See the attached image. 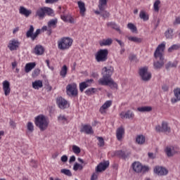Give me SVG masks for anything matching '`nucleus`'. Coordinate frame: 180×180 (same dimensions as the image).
Masks as SVG:
<instances>
[{
	"label": "nucleus",
	"instance_id": "obj_15",
	"mask_svg": "<svg viewBox=\"0 0 180 180\" xmlns=\"http://www.w3.org/2000/svg\"><path fill=\"white\" fill-rule=\"evenodd\" d=\"M3 90L6 96H9L11 94V83L8 81L5 80L3 82Z\"/></svg>",
	"mask_w": 180,
	"mask_h": 180
},
{
	"label": "nucleus",
	"instance_id": "obj_30",
	"mask_svg": "<svg viewBox=\"0 0 180 180\" xmlns=\"http://www.w3.org/2000/svg\"><path fill=\"white\" fill-rule=\"evenodd\" d=\"M107 26L111 27L112 29H114V30H116L119 33H122V31L120 30V27L117 26V24L115 22H110L107 23Z\"/></svg>",
	"mask_w": 180,
	"mask_h": 180
},
{
	"label": "nucleus",
	"instance_id": "obj_9",
	"mask_svg": "<svg viewBox=\"0 0 180 180\" xmlns=\"http://www.w3.org/2000/svg\"><path fill=\"white\" fill-rule=\"evenodd\" d=\"M157 133H171V127L168 125V122L163 121L162 125H157L155 127Z\"/></svg>",
	"mask_w": 180,
	"mask_h": 180
},
{
	"label": "nucleus",
	"instance_id": "obj_44",
	"mask_svg": "<svg viewBox=\"0 0 180 180\" xmlns=\"http://www.w3.org/2000/svg\"><path fill=\"white\" fill-rule=\"evenodd\" d=\"M61 174H64L67 176H72V173L71 172L70 169H62L60 170Z\"/></svg>",
	"mask_w": 180,
	"mask_h": 180
},
{
	"label": "nucleus",
	"instance_id": "obj_35",
	"mask_svg": "<svg viewBox=\"0 0 180 180\" xmlns=\"http://www.w3.org/2000/svg\"><path fill=\"white\" fill-rule=\"evenodd\" d=\"M45 9V15H47L48 16H56V14H54V10H53L50 7H44Z\"/></svg>",
	"mask_w": 180,
	"mask_h": 180
},
{
	"label": "nucleus",
	"instance_id": "obj_28",
	"mask_svg": "<svg viewBox=\"0 0 180 180\" xmlns=\"http://www.w3.org/2000/svg\"><path fill=\"white\" fill-rule=\"evenodd\" d=\"M58 20L57 18L51 19L48 22V27L51 29H56L57 27Z\"/></svg>",
	"mask_w": 180,
	"mask_h": 180
},
{
	"label": "nucleus",
	"instance_id": "obj_22",
	"mask_svg": "<svg viewBox=\"0 0 180 180\" xmlns=\"http://www.w3.org/2000/svg\"><path fill=\"white\" fill-rule=\"evenodd\" d=\"M174 94L175 98H172V103H176V102L180 101V88L175 89L174 90Z\"/></svg>",
	"mask_w": 180,
	"mask_h": 180
},
{
	"label": "nucleus",
	"instance_id": "obj_29",
	"mask_svg": "<svg viewBox=\"0 0 180 180\" xmlns=\"http://www.w3.org/2000/svg\"><path fill=\"white\" fill-rule=\"evenodd\" d=\"M136 143L140 146H142L144 144V143H146V136L141 134L138 135L136 138Z\"/></svg>",
	"mask_w": 180,
	"mask_h": 180
},
{
	"label": "nucleus",
	"instance_id": "obj_25",
	"mask_svg": "<svg viewBox=\"0 0 180 180\" xmlns=\"http://www.w3.org/2000/svg\"><path fill=\"white\" fill-rule=\"evenodd\" d=\"M36 16H38L39 19H44L46 16L44 7L39 8L36 12Z\"/></svg>",
	"mask_w": 180,
	"mask_h": 180
},
{
	"label": "nucleus",
	"instance_id": "obj_8",
	"mask_svg": "<svg viewBox=\"0 0 180 180\" xmlns=\"http://www.w3.org/2000/svg\"><path fill=\"white\" fill-rule=\"evenodd\" d=\"M139 74L141 77V79L147 82L151 79V72H148V67H143L139 69Z\"/></svg>",
	"mask_w": 180,
	"mask_h": 180
},
{
	"label": "nucleus",
	"instance_id": "obj_12",
	"mask_svg": "<svg viewBox=\"0 0 180 180\" xmlns=\"http://www.w3.org/2000/svg\"><path fill=\"white\" fill-rule=\"evenodd\" d=\"M19 46H20V42L18 39H13L9 41L8 48L11 51H15V50H18Z\"/></svg>",
	"mask_w": 180,
	"mask_h": 180
},
{
	"label": "nucleus",
	"instance_id": "obj_42",
	"mask_svg": "<svg viewBox=\"0 0 180 180\" xmlns=\"http://www.w3.org/2000/svg\"><path fill=\"white\" fill-rule=\"evenodd\" d=\"M96 91L97 89L95 88H90L85 91V94L89 96L91 95H94V94H96Z\"/></svg>",
	"mask_w": 180,
	"mask_h": 180
},
{
	"label": "nucleus",
	"instance_id": "obj_21",
	"mask_svg": "<svg viewBox=\"0 0 180 180\" xmlns=\"http://www.w3.org/2000/svg\"><path fill=\"white\" fill-rule=\"evenodd\" d=\"M112 106V101H107L100 108V112L103 114L106 113V109Z\"/></svg>",
	"mask_w": 180,
	"mask_h": 180
},
{
	"label": "nucleus",
	"instance_id": "obj_53",
	"mask_svg": "<svg viewBox=\"0 0 180 180\" xmlns=\"http://www.w3.org/2000/svg\"><path fill=\"white\" fill-rule=\"evenodd\" d=\"M129 58L130 61H135V63H137V56H136V55L131 54Z\"/></svg>",
	"mask_w": 180,
	"mask_h": 180
},
{
	"label": "nucleus",
	"instance_id": "obj_3",
	"mask_svg": "<svg viewBox=\"0 0 180 180\" xmlns=\"http://www.w3.org/2000/svg\"><path fill=\"white\" fill-rule=\"evenodd\" d=\"M34 123L41 131H44V130H47L50 121L45 115H39L35 117Z\"/></svg>",
	"mask_w": 180,
	"mask_h": 180
},
{
	"label": "nucleus",
	"instance_id": "obj_2",
	"mask_svg": "<svg viewBox=\"0 0 180 180\" xmlns=\"http://www.w3.org/2000/svg\"><path fill=\"white\" fill-rule=\"evenodd\" d=\"M164 50H165V42L159 44L154 53V57L156 60L153 63L155 70H160V68L164 67V64H165L164 61Z\"/></svg>",
	"mask_w": 180,
	"mask_h": 180
},
{
	"label": "nucleus",
	"instance_id": "obj_41",
	"mask_svg": "<svg viewBox=\"0 0 180 180\" xmlns=\"http://www.w3.org/2000/svg\"><path fill=\"white\" fill-rule=\"evenodd\" d=\"M128 40L130 41H134V43H141V41H143L141 38H139L137 37H129Z\"/></svg>",
	"mask_w": 180,
	"mask_h": 180
},
{
	"label": "nucleus",
	"instance_id": "obj_59",
	"mask_svg": "<svg viewBox=\"0 0 180 180\" xmlns=\"http://www.w3.org/2000/svg\"><path fill=\"white\" fill-rule=\"evenodd\" d=\"M46 4H56L58 0H45Z\"/></svg>",
	"mask_w": 180,
	"mask_h": 180
},
{
	"label": "nucleus",
	"instance_id": "obj_24",
	"mask_svg": "<svg viewBox=\"0 0 180 180\" xmlns=\"http://www.w3.org/2000/svg\"><path fill=\"white\" fill-rule=\"evenodd\" d=\"M34 53L37 56H42L44 53V48L41 45H37L34 48Z\"/></svg>",
	"mask_w": 180,
	"mask_h": 180
},
{
	"label": "nucleus",
	"instance_id": "obj_55",
	"mask_svg": "<svg viewBox=\"0 0 180 180\" xmlns=\"http://www.w3.org/2000/svg\"><path fill=\"white\" fill-rule=\"evenodd\" d=\"M104 19H106V18H109L110 16V14L108 11H104L103 13L101 14Z\"/></svg>",
	"mask_w": 180,
	"mask_h": 180
},
{
	"label": "nucleus",
	"instance_id": "obj_5",
	"mask_svg": "<svg viewBox=\"0 0 180 180\" xmlns=\"http://www.w3.org/2000/svg\"><path fill=\"white\" fill-rule=\"evenodd\" d=\"M72 41L70 37H63L58 41V47L59 50H68L72 46Z\"/></svg>",
	"mask_w": 180,
	"mask_h": 180
},
{
	"label": "nucleus",
	"instance_id": "obj_50",
	"mask_svg": "<svg viewBox=\"0 0 180 180\" xmlns=\"http://www.w3.org/2000/svg\"><path fill=\"white\" fill-rule=\"evenodd\" d=\"M27 129L30 133H33V131H34V126H33V123L29 122L27 125Z\"/></svg>",
	"mask_w": 180,
	"mask_h": 180
},
{
	"label": "nucleus",
	"instance_id": "obj_46",
	"mask_svg": "<svg viewBox=\"0 0 180 180\" xmlns=\"http://www.w3.org/2000/svg\"><path fill=\"white\" fill-rule=\"evenodd\" d=\"M73 169L74 171H78V169L82 171V169H84V166L76 162L73 166Z\"/></svg>",
	"mask_w": 180,
	"mask_h": 180
},
{
	"label": "nucleus",
	"instance_id": "obj_60",
	"mask_svg": "<svg viewBox=\"0 0 180 180\" xmlns=\"http://www.w3.org/2000/svg\"><path fill=\"white\" fill-rule=\"evenodd\" d=\"M148 158H151L152 160H154V158H155V155L153 153H148Z\"/></svg>",
	"mask_w": 180,
	"mask_h": 180
},
{
	"label": "nucleus",
	"instance_id": "obj_17",
	"mask_svg": "<svg viewBox=\"0 0 180 180\" xmlns=\"http://www.w3.org/2000/svg\"><path fill=\"white\" fill-rule=\"evenodd\" d=\"M81 133H86V134H94L92 127L89 124L83 125L80 129Z\"/></svg>",
	"mask_w": 180,
	"mask_h": 180
},
{
	"label": "nucleus",
	"instance_id": "obj_62",
	"mask_svg": "<svg viewBox=\"0 0 180 180\" xmlns=\"http://www.w3.org/2000/svg\"><path fill=\"white\" fill-rule=\"evenodd\" d=\"M174 25H180V17L176 18L175 21L174 22Z\"/></svg>",
	"mask_w": 180,
	"mask_h": 180
},
{
	"label": "nucleus",
	"instance_id": "obj_14",
	"mask_svg": "<svg viewBox=\"0 0 180 180\" xmlns=\"http://www.w3.org/2000/svg\"><path fill=\"white\" fill-rule=\"evenodd\" d=\"M94 82V79H87L85 82H83L79 84V91L80 92H84V89H86L88 86H91V84Z\"/></svg>",
	"mask_w": 180,
	"mask_h": 180
},
{
	"label": "nucleus",
	"instance_id": "obj_11",
	"mask_svg": "<svg viewBox=\"0 0 180 180\" xmlns=\"http://www.w3.org/2000/svg\"><path fill=\"white\" fill-rule=\"evenodd\" d=\"M56 104L60 109H67V108H70V103L63 97H58L56 98Z\"/></svg>",
	"mask_w": 180,
	"mask_h": 180
},
{
	"label": "nucleus",
	"instance_id": "obj_16",
	"mask_svg": "<svg viewBox=\"0 0 180 180\" xmlns=\"http://www.w3.org/2000/svg\"><path fill=\"white\" fill-rule=\"evenodd\" d=\"M120 117L122 119H134V112L129 110L127 112H122Z\"/></svg>",
	"mask_w": 180,
	"mask_h": 180
},
{
	"label": "nucleus",
	"instance_id": "obj_27",
	"mask_svg": "<svg viewBox=\"0 0 180 180\" xmlns=\"http://www.w3.org/2000/svg\"><path fill=\"white\" fill-rule=\"evenodd\" d=\"M106 5H108V0H99L98 9L101 12H103L106 9Z\"/></svg>",
	"mask_w": 180,
	"mask_h": 180
},
{
	"label": "nucleus",
	"instance_id": "obj_38",
	"mask_svg": "<svg viewBox=\"0 0 180 180\" xmlns=\"http://www.w3.org/2000/svg\"><path fill=\"white\" fill-rule=\"evenodd\" d=\"M174 30L172 29L167 30L165 33V37L167 39H172V37L174 36Z\"/></svg>",
	"mask_w": 180,
	"mask_h": 180
},
{
	"label": "nucleus",
	"instance_id": "obj_1",
	"mask_svg": "<svg viewBox=\"0 0 180 180\" xmlns=\"http://www.w3.org/2000/svg\"><path fill=\"white\" fill-rule=\"evenodd\" d=\"M114 71L115 69L112 66L104 67L101 72L103 77L98 79L99 85H109L110 88H115V89H117V84L112 79V75H113Z\"/></svg>",
	"mask_w": 180,
	"mask_h": 180
},
{
	"label": "nucleus",
	"instance_id": "obj_57",
	"mask_svg": "<svg viewBox=\"0 0 180 180\" xmlns=\"http://www.w3.org/2000/svg\"><path fill=\"white\" fill-rule=\"evenodd\" d=\"M62 162H67L68 161V157L65 155H63L60 158Z\"/></svg>",
	"mask_w": 180,
	"mask_h": 180
},
{
	"label": "nucleus",
	"instance_id": "obj_36",
	"mask_svg": "<svg viewBox=\"0 0 180 180\" xmlns=\"http://www.w3.org/2000/svg\"><path fill=\"white\" fill-rule=\"evenodd\" d=\"M68 71V68H67V65H64L62 67L61 70L60 72V77H62V78H65V77L67 76Z\"/></svg>",
	"mask_w": 180,
	"mask_h": 180
},
{
	"label": "nucleus",
	"instance_id": "obj_45",
	"mask_svg": "<svg viewBox=\"0 0 180 180\" xmlns=\"http://www.w3.org/2000/svg\"><path fill=\"white\" fill-rule=\"evenodd\" d=\"M127 27L131 30L132 33H136V32H137V27L131 22L128 23Z\"/></svg>",
	"mask_w": 180,
	"mask_h": 180
},
{
	"label": "nucleus",
	"instance_id": "obj_49",
	"mask_svg": "<svg viewBox=\"0 0 180 180\" xmlns=\"http://www.w3.org/2000/svg\"><path fill=\"white\" fill-rule=\"evenodd\" d=\"M165 153H166L167 157H173L174 156V153H172V148H171L170 147H167L165 148Z\"/></svg>",
	"mask_w": 180,
	"mask_h": 180
},
{
	"label": "nucleus",
	"instance_id": "obj_47",
	"mask_svg": "<svg viewBox=\"0 0 180 180\" xmlns=\"http://www.w3.org/2000/svg\"><path fill=\"white\" fill-rule=\"evenodd\" d=\"M97 140H98V146L99 147H103L105 146V140H103L102 136H97Z\"/></svg>",
	"mask_w": 180,
	"mask_h": 180
},
{
	"label": "nucleus",
	"instance_id": "obj_10",
	"mask_svg": "<svg viewBox=\"0 0 180 180\" xmlns=\"http://www.w3.org/2000/svg\"><path fill=\"white\" fill-rule=\"evenodd\" d=\"M66 92L68 96H77L78 95V90L77 89V84H70L66 86Z\"/></svg>",
	"mask_w": 180,
	"mask_h": 180
},
{
	"label": "nucleus",
	"instance_id": "obj_43",
	"mask_svg": "<svg viewBox=\"0 0 180 180\" xmlns=\"http://www.w3.org/2000/svg\"><path fill=\"white\" fill-rule=\"evenodd\" d=\"M161 5V1L156 0L153 4V8L155 12H159L160 11V7L158 6Z\"/></svg>",
	"mask_w": 180,
	"mask_h": 180
},
{
	"label": "nucleus",
	"instance_id": "obj_33",
	"mask_svg": "<svg viewBox=\"0 0 180 180\" xmlns=\"http://www.w3.org/2000/svg\"><path fill=\"white\" fill-rule=\"evenodd\" d=\"M32 87L34 89H39V88H43V82L41 80H36L32 82Z\"/></svg>",
	"mask_w": 180,
	"mask_h": 180
},
{
	"label": "nucleus",
	"instance_id": "obj_7",
	"mask_svg": "<svg viewBox=\"0 0 180 180\" xmlns=\"http://www.w3.org/2000/svg\"><path fill=\"white\" fill-rule=\"evenodd\" d=\"M108 54H109L108 49H100L96 54L97 63H105L108 60Z\"/></svg>",
	"mask_w": 180,
	"mask_h": 180
},
{
	"label": "nucleus",
	"instance_id": "obj_6",
	"mask_svg": "<svg viewBox=\"0 0 180 180\" xmlns=\"http://www.w3.org/2000/svg\"><path fill=\"white\" fill-rule=\"evenodd\" d=\"M131 168L134 172H136V174H140L141 172L144 174L150 171L148 166H143L140 162H134L131 165Z\"/></svg>",
	"mask_w": 180,
	"mask_h": 180
},
{
	"label": "nucleus",
	"instance_id": "obj_34",
	"mask_svg": "<svg viewBox=\"0 0 180 180\" xmlns=\"http://www.w3.org/2000/svg\"><path fill=\"white\" fill-rule=\"evenodd\" d=\"M178 65V62L176 61H174V62H168L166 65H165V68L166 70H169V68H176Z\"/></svg>",
	"mask_w": 180,
	"mask_h": 180
},
{
	"label": "nucleus",
	"instance_id": "obj_4",
	"mask_svg": "<svg viewBox=\"0 0 180 180\" xmlns=\"http://www.w3.org/2000/svg\"><path fill=\"white\" fill-rule=\"evenodd\" d=\"M109 167V161H104L100 162L96 167V172L93 173L91 177V180H98V174L106 171V169Z\"/></svg>",
	"mask_w": 180,
	"mask_h": 180
},
{
	"label": "nucleus",
	"instance_id": "obj_26",
	"mask_svg": "<svg viewBox=\"0 0 180 180\" xmlns=\"http://www.w3.org/2000/svg\"><path fill=\"white\" fill-rule=\"evenodd\" d=\"M130 154H131L130 152H124L123 150L117 151V155H119L123 160H126L127 158H129V157H130Z\"/></svg>",
	"mask_w": 180,
	"mask_h": 180
},
{
	"label": "nucleus",
	"instance_id": "obj_64",
	"mask_svg": "<svg viewBox=\"0 0 180 180\" xmlns=\"http://www.w3.org/2000/svg\"><path fill=\"white\" fill-rule=\"evenodd\" d=\"M162 89L165 92H167V91H168V89H169V87H168V86H167V85H163V86H162Z\"/></svg>",
	"mask_w": 180,
	"mask_h": 180
},
{
	"label": "nucleus",
	"instance_id": "obj_32",
	"mask_svg": "<svg viewBox=\"0 0 180 180\" xmlns=\"http://www.w3.org/2000/svg\"><path fill=\"white\" fill-rule=\"evenodd\" d=\"M36 67V63H29L25 65V72H30Z\"/></svg>",
	"mask_w": 180,
	"mask_h": 180
},
{
	"label": "nucleus",
	"instance_id": "obj_40",
	"mask_svg": "<svg viewBox=\"0 0 180 180\" xmlns=\"http://www.w3.org/2000/svg\"><path fill=\"white\" fill-rule=\"evenodd\" d=\"M33 32H34V27H33V25H30L29 30L26 33L27 37H30L32 39V37H33Z\"/></svg>",
	"mask_w": 180,
	"mask_h": 180
},
{
	"label": "nucleus",
	"instance_id": "obj_54",
	"mask_svg": "<svg viewBox=\"0 0 180 180\" xmlns=\"http://www.w3.org/2000/svg\"><path fill=\"white\" fill-rule=\"evenodd\" d=\"M40 74V70L39 69H35L33 72H32V77H37Z\"/></svg>",
	"mask_w": 180,
	"mask_h": 180
},
{
	"label": "nucleus",
	"instance_id": "obj_13",
	"mask_svg": "<svg viewBox=\"0 0 180 180\" xmlns=\"http://www.w3.org/2000/svg\"><path fill=\"white\" fill-rule=\"evenodd\" d=\"M154 172L157 175L162 176L164 175H167L168 174V170L165 167L156 166L154 169Z\"/></svg>",
	"mask_w": 180,
	"mask_h": 180
},
{
	"label": "nucleus",
	"instance_id": "obj_52",
	"mask_svg": "<svg viewBox=\"0 0 180 180\" xmlns=\"http://www.w3.org/2000/svg\"><path fill=\"white\" fill-rule=\"evenodd\" d=\"M40 32H41L40 29H37L36 30V32L32 34V37L31 38L32 41H34L36 39V37L39 36V34H40Z\"/></svg>",
	"mask_w": 180,
	"mask_h": 180
},
{
	"label": "nucleus",
	"instance_id": "obj_18",
	"mask_svg": "<svg viewBox=\"0 0 180 180\" xmlns=\"http://www.w3.org/2000/svg\"><path fill=\"white\" fill-rule=\"evenodd\" d=\"M78 8L79 9L80 15L85 16L86 12V8H85V3L82 1H77Z\"/></svg>",
	"mask_w": 180,
	"mask_h": 180
},
{
	"label": "nucleus",
	"instance_id": "obj_39",
	"mask_svg": "<svg viewBox=\"0 0 180 180\" xmlns=\"http://www.w3.org/2000/svg\"><path fill=\"white\" fill-rule=\"evenodd\" d=\"M140 19H143L144 22L148 20V15H147L144 11H141L139 13Z\"/></svg>",
	"mask_w": 180,
	"mask_h": 180
},
{
	"label": "nucleus",
	"instance_id": "obj_63",
	"mask_svg": "<svg viewBox=\"0 0 180 180\" xmlns=\"http://www.w3.org/2000/svg\"><path fill=\"white\" fill-rule=\"evenodd\" d=\"M75 161V157L74 155L71 156L69 160L70 164L74 162Z\"/></svg>",
	"mask_w": 180,
	"mask_h": 180
},
{
	"label": "nucleus",
	"instance_id": "obj_37",
	"mask_svg": "<svg viewBox=\"0 0 180 180\" xmlns=\"http://www.w3.org/2000/svg\"><path fill=\"white\" fill-rule=\"evenodd\" d=\"M137 110L141 112H151V110H153V108H151V106H143L138 108Z\"/></svg>",
	"mask_w": 180,
	"mask_h": 180
},
{
	"label": "nucleus",
	"instance_id": "obj_48",
	"mask_svg": "<svg viewBox=\"0 0 180 180\" xmlns=\"http://www.w3.org/2000/svg\"><path fill=\"white\" fill-rule=\"evenodd\" d=\"M72 150L75 154H79L81 153V148L76 145H73Z\"/></svg>",
	"mask_w": 180,
	"mask_h": 180
},
{
	"label": "nucleus",
	"instance_id": "obj_51",
	"mask_svg": "<svg viewBox=\"0 0 180 180\" xmlns=\"http://www.w3.org/2000/svg\"><path fill=\"white\" fill-rule=\"evenodd\" d=\"M178 49H179V45L174 44L168 49V51H169V53H172V51H174L175 50H178Z\"/></svg>",
	"mask_w": 180,
	"mask_h": 180
},
{
	"label": "nucleus",
	"instance_id": "obj_23",
	"mask_svg": "<svg viewBox=\"0 0 180 180\" xmlns=\"http://www.w3.org/2000/svg\"><path fill=\"white\" fill-rule=\"evenodd\" d=\"M60 19L63 20V22H68L69 23H74V18L71 16V14H68V15H60Z\"/></svg>",
	"mask_w": 180,
	"mask_h": 180
},
{
	"label": "nucleus",
	"instance_id": "obj_61",
	"mask_svg": "<svg viewBox=\"0 0 180 180\" xmlns=\"http://www.w3.org/2000/svg\"><path fill=\"white\" fill-rule=\"evenodd\" d=\"M10 125L11 126V127L13 129H15V127H16V123H15V122H13V120L10 121Z\"/></svg>",
	"mask_w": 180,
	"mask_h": 180
},
{
	"label": "nucleus",
	"instance_id": "obj_56",
	"mask_svg": "<svg viewBox=\"0 0 180 180\" xmlns=\"http://www.w3.org/2000/svg\"><path fill=\"white\" fill-rule=\"evenodd\" d=\"M58 120L63 121V122H67V117H65V115H60L58 117Z\"/></svg>",
	"mask_w": 180,
	"mask_h": 180
},
{
	"label": "nucleus",
	"instance_id": "obj_31",
	"mask_svg": "<svg viewBox=\"0 0 180 180\" xmlns=\"http://www.w3.org/2000/svg\"><path fill=\"white\" fill-rule=\"evenodd\" d=\"M113 43V40L110 38H108L107 39H103L99 41L100 46H110Z\"/></svg>",
	"mask_w": 180,
	"mask_h": 180
},
{
	"label": "nucleus",
	"instance_id": "obj_58",
	"mask_svg": "<svg viewBox=\"0 0 180 180\" xmlns=\"http://www.w3.org/2000/svg\"><path fill=\"white\" fill-rule=\"evenodd\" d=\"M115 41L118 43V44H120L121 49H123V47H124V42H123L119 39H115Z\"/></svg>",
	"mask_w": 180,
	"mask_h": 180
},
{
	"label": "nucleus",
	"instance_id": "obj_19",
	"mask_svg": "<svg viewBox=\"0 0 180 180\" xmlns=\"http://www.w3.org/2000/svg\"><path fill=\"white\" fill-rule=\"evenodd\" d=\"M19 12L20 15H23V16H25V18H29V16L32 15V11L27 10L26 8L23 6L20 7Z\"/></svg>",
	"mask_w": 180,
	"mask_h": 180
},
{
	"label": "nucleus",
	"instance_id": "obj_20",
	"mask_svg": "<svg viewBox=\"0 0 180 180\" xmlns=\"http://www.w3.org/2000/svg\"><path fill=\"white\" fill-rule=\"evenodd\" d=\"M124 134V128H123V127H120L118 129H117L116 136L119 141H120V140L123 139Z\"/></svg>",
	"mask_w": 180,
	"mask_h": 180
}]
</instances>
